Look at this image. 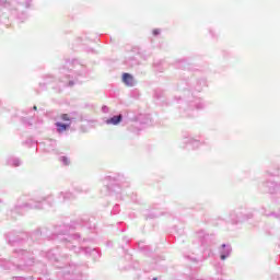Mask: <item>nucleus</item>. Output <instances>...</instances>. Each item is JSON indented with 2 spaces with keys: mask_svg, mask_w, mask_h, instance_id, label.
<instances>
[{
  "mask_svg": "<svg viewBox=\"0 0 280 280\" xmlns=\"http://www.w3.org/2000/svg\"><path fill=\"white\" fill-rule=\"evenodd\" d=\"M221 259H226V256L225 255H221Z\"/></svg>",
  "mask_w": 280,
  "mask_h": 280,
  "instance_id": "obj_6",
  "label": "nucleus"
},
{
  "mask_svg": "<svg viewBox=\"0 0 280 280\" xmlns=\"http://www.w3.org/2000/svg\"><path fill=\"white\" fill-rule=\"evenodd\" d=\"M34 110H36V106H34Z\"/></svg>",
  "mask_w": 280,
  "mask_h": 280,
  "instance_id": "obj_8",
  "label": "nucleus"
},
{
  "mask_svg": "<svg viewBox=\"0 0 280 280\" xmlns=\"http://www.w3.org/2000/svg\"><path fill=\"white\" fill-rule=\"evenodd\" d=\"M70 126V124L56 122L57 132H65Z\"/></svg>",
  "mask_w": 280,
  "mask_h": 280,
  "instance_id": "obj_2",
  "label": "nucleus"
},
{
  "mask_svg": "<svg viewBox=\"0 0 280 280\" xmlns=\"http://www.w3.org/2000/svg\"><path fill=\"white\" fill-rule=\"evenodd\" d=\"M122 82L127 86H135V78H132V75L130 73H124L122 74Z\"/></svg>",
  "mask_w": 280,
  "mask_h": 280,
  "instance_id": "obj_1",
  "label": "nucleus"
},
{
  "mask_svg": "<svg viewBox=\"0 0 280 280\" xmlns=\"http://www.w3.org/2000/svg\"><path fill=\"white\" fill-rule=\"evenodd\" d=\"M153 280H156V278H154Z\"/></svg>",
  "mask_w": 280,
  "mask_h": 280,
  "instance_id": "obj_9",
  "label": "nucleus"
},
{
  "mask_svg": "<svg viewBox=\"0 0 280 280\" xmlns=\"http://www.w3.org/2000/svg\"><path fill=\"white\" fill-rule=\"evenodd\" d=\"M121 121V115L114 116L109 120H107V124H113V126H117Z\"/></svg>",
  "mask_w": 280,
  "mask_h": 280,
  "instance_id": "obj_3",
  "label": "nucleus"
},
{
  "mask_svg": "<svg viewBox=\"0 0 280 280\" xmlns=\"http://www.w3.org/2000/svg\"><path fill=\"white\" fill-rule=\"evenodd\" d=\"M152 34H153V36H159V34H161V30L154 28V30L152 31Z\"/></svg>",
  "mask_w": 280,
  "mask_h": 280,
  "instance_id": "obj_5",
  "label": "nucleus"
},
{
  "mask_svg": "<svg viewBox=\"0 0 280 280\" xmlns=\"http://www.w3.org/2000/svg\"><path fill=\"white\" fill-rule=\"evenodd\" d=\"M63 162L66 163V165H67V158H63Z\"/></svg>",
  "mask_w": 280,
  "mask_h": 280,
  "instance_id": "obj_7",
  "label": "nucleus"
},
{
  "mask_svg": "<svg viewBox=\"0 0 280 280\" xmlns=\"http://www.w3.org/2000/svg\"><path fill=\"white\" fill-rule=\"evenodd\" d=\"M60 119H62V121H71L69 114H61Z\"/></svg>",
  "mask_w": 280,
  "mask_h": 280,
  "instance_id": "obj_4",
  "label": "nucleus"
}]
</instances>
